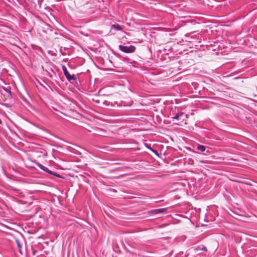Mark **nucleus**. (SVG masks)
Segmentation results:
<instances>
[{
  "label": "nucleus",
  "instance_id": "obj_14",
  "mask_svg": "<svg viewBox=\"0 0 257 257\" xmlns=\"http://www.w3.org/2000/svg\"><path fill=\"white\" fill-rule=\"evenodd\" d=\"M146 147H147V148H148L149 149H150V148H151V147L149 146V145H146Z\"/></svg>",
  "mask_w": 257,
  "mask_h": 257
},
{
  "label": "nucleus",
  "instance_id": "obj_5",
  "mask_svg": "<svg viewBox=\"0 0 257 257\" xmlns=\"http://www.w3.org/2000/svg\"><path fill=\"white\" fill-rule=\"evenodd\" d=\"M186 116V115L183 112L178 113L176 114L174 116L172 117V118L174 119H177L178 120L180 121L181 122L183 121L185 117Z\"/></svg>",
  "mask_w": 257,
  "mask_h": 257
},
{
  "label": "nucleus",
  "instance_id": "obj_3",
  "mask_svg": "<svg viewBox=\"0 0 257 257\" xmlns=\"http://www.w3.org/2000/svg\"><path fill=\"white\" fill-rule=\"evenodd\" d=\"M119 49L123 52L126 53H130L134 52L136 50V47L134 46H124L120 45L118 46Z\"/></svg>",
  "mask_w": 257,
  "mask_h": 257
},
{
  "label": "nucleus",
  "instance_id": "obj_2",
  "mask_svg": "<svg viewBox=\"0 0 257 257\" xmlns=\"http://www.w3.org/2000/svg\"><path fill=\"white\" fill-rule=\"evenodd\" d=\"M76 154L77 153L74 148L65 144V162L75 161Z\"/></svg>",
  "mask_w": 257,
  "mask_h": 257
},
{
  "label": "nucleus",
  "instance_id": "obj_10",
  "mask_svg": "<svg viewBox=\"0 0 257 257\" xmlns=\"http://www.w3.org/2000/svg\"><path fill=\"white\" fill-rule=\"evenodd\" d=\"M56 114L58 115L60 117H62V115H64V113L61 111H58L57 110H56Z\"/></svg>",
  "mask_w": 257,
  "mask_h": 257
},
{
  "label": "nucleus",
  "instance_id": "obj_6",
  "mask_svg": "<svg viewBox=\"0 0 257 257\" xmlns=\"http://www.w3.org/2000/svg\"><path fill=\"white\" fill-rule=\"evenodd\" d=\"M166 211H167V209L166 208H159V209H153V210H152L150 212L153 214H157L163 213L166 212Z\"/></svg>",
  "mask_w": 257,
  "mask_h": 257
},
{
  "label": "nucleus",
  "instance_id": "obj_15",
  "mask_svg": "<svg viewBox=\"0 0 257 257\" xmlns=\"http://www.w3.org/2000/svg\"><path fill=\"white\" fill-rule=\"evenodd\" d=\"M60 51H61V53H62V54L63 55H64V53L62 52V49H61V48L60 49Z\"/></svg>",
  "mask_w": 257,
  "mask_h": 257
},
{
  "label": "nucleus",
  "instance_id": "obj_7",
  "mask_svg": "<svg viewBox=\"0 0 257 257\" xmlns=\"http://www.w3.org/2000/svg\"><path fill=\"white\" fill-rule=\"evenodd\" d=\"M111 29L117 30V31H122L123 30L122 28L121 27V26L117 24H115L111 26Z\"/></svg>",
  "mask_w": 257,
  "mask_h": 257
},
{
  "label": "nucleus",
  "instance_id": "obj_16",
  "mask_svg": "<svg viewBox=\"0 0 257 257\" xmlns=\"http://www.w3.org/2000/svg\"><path fill=\"white\" fill-rule=\"evenodd\" d=\"M1 123H2V120H1V119H0V124H1Z\"/></svg>",
  "mask_w": 257,
  "mask_h": 257
},
{
  "label": "nucleus",
  "instance_id": "obj_8",
  "mask_svg": "<svg viewBox=\"0 0 257 257\" xmlns=\"http://www.w3.org/2000/svg\"><path fill=\"white\" fill-rule=\"evenodd\" d=\"M197 149L201 152H204L206 150V147L203 145H198Z\"/></svg>",
  "mask_w": 257,
  "mask_h": 257
},
{
  "label": "nucleus",
  "instance_id": "obj_4",
  "mask_svg": "<svg viewBox=\"0 0 257 257\" xmlns=\"http://www.w3.org/2000/svg\"><path fill=\"white\" fill-rule=\"evenodd\" d=\"M37 166L40 169H41L42 170L47 172V173H48L49 174H53L58 177H61L59 175H57L56 174H53L52 171H51V170H50L47 167L43 165L42 164H40V163H37Z\"/></svg>",
  "mask_w": 257,
  "mask_h": 257
},
{
  "label": "nucleus",
  "instance_id": "obj_11",
  "mask_svg": "<svg viewBox=\"0 0 257 257\" xmlns=\"http://www.w3.org/2000/svg\"><path fill=\"white\" fill-rule=\"evenodd\" d=\"M150 150L152 152H153V153H154L156 155H157V156H159V153H158V152L157 150H155L153 149V148H150Z\"/></svg>",
  "mask_w": 257,
  "mask_h": 257
},
{
  "label": "nucleus",
  "instance_id": "obj_1",
  "mask_svg": "<svg viewBox=\"0 0 257 257\" xmlns=\"http://www.w3.org/2000/svg\"><path fill=\"white\" fill-rule=\"evenodd\" d=\"M65 78L74 86L77 88L79 87V80L77 74H71L65 68Z\"/></svg>",
  "mask_w": 257,
  "mask_h": 257
},
{
  "label": "nucleus",
  "instance_id": "obj_13",
  "mask_svg": "<svg viewBox=\"0 0 257 257\" xmlns=\"http://www.w3.org/2000/svg\"><path fill=\"white\" fill-rule=\"evenodd\" d=\"M62 69L63 72L64 73V69H65L64 65L62 66Z\"/></svg>",
  "mask_w": 257,
  "mask_h": 257
},
{
  "label": "nucleus",
  "instance_id": "obj_12",
  "mask_svg": "<svg viewBox=\"0 0 257 257\" xmlns=\"http://www.w3.org/2000/svg\"><path fill=\"white\" fill-rule=\"evenodd\" d=\"M16 243H17V246L20 249L21 248V245L20 244V242H19V241L18 240H16Z\"/></svg>",
  "mask_w": 257,
  "mask_h": 257
},
{
  "label": "nucleus",
  "instance_id": "obj_9",
  "mask_svg": "<svg viewBox=\"0 0 257 257\" xmlns=\"http://www.w3.org/2000/svg\"><path fill=\"white\" fill-rule=\"evenodd\" d=\"M196 249L197 250H201L205 251H206L207 250V248L203 245H201V246H198L197 248H196Z\"/></svg>",
  "mask_w": 257,
  "mask_h": 257
}]
</instances>
